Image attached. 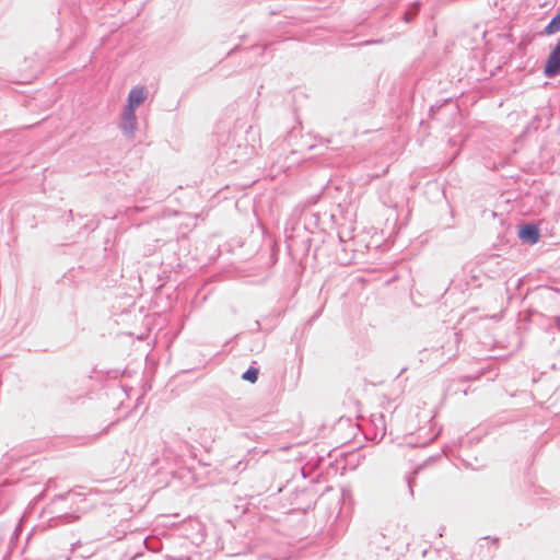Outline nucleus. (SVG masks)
Instances as JSON below:
<instances>
[{
  "instance_id": "nucleus-7",
  "label": "nucleus",
  "mask_w": 560,
  "mask_h": 560,
  "mask_svg": "<svg viewBox=\"0 0 560 560\" xmlns=\"http://www.w3.org/2000/svg\"><path fill=\"white\" fill-rule=\"evenodd\" d=\"M79 498H80V493L73 492V491H68L65 494L56 495L51 502V505L57 506L59 503L65 502V501L73 503V502H77V500Z\"/></svg>"
},
{
  "instance_id": "nucleus-3",
  "label": "nucleus",
  "mask_w": 560,
  "mask_h": 560,
  "mask_svg": "<svg viewBox=\"0 0 560 560\" xmlns=\"http://www.w3.org/2000/svg\"><path fill=\"white\" fill-rule=\"evenodd\" d=\"M544 73L548 78L560 74V38L548 56Z\"/></svg>"
},
{
  "instance_id": "nucleus-2",
  "label": "nucleus",
  "mask_w": 560,
  "mask_h": 560,
  "mask_svg": "<svg viewBox=\"0 0 560 560\" xmlns=\"http://www.w3.org/2000/svg\"><path fill=\"white\" fill-rule=\"evenodd\" d=\"M119 128L126 137H129V138L133 137L135 131L137 129V116H136L135 108L125 106L122 114H121Z\"/></svg>"
},
{
  "instance_id": "nucleus-6",
  "label": "nucleus",
  "mask_w": 560,
  "mask_h": 560,
  "mask_svg": "<svg viewBox=\"0 0 560 560\" xmlns=\"http://www.w3.org/2000/svg\"><path fill=\"white\" fill-rule=\"evenodd\" d=\"M147 97H148V91L144 86H142V85L133 86L128 94L126 107L136 109V106H139L140 104H142L147 100Z\"/></svg>"
},
{
  "instance_id": "nucleus-8",
  "label": "nucleus",
  "mask_w": 560,
  "mask_h": 560,
  "mask_svg": "<svg viewBox=\"0 0 560 560\" xmlns=\"http://www.w3.org/2000/svg\"><path fill=\"white\" fill-rule=\"evenodd\" d=\"M560 31V11L550 20L545 27V34L551 35Z\"/></svg>"
},
{
  "instance_id": "nucleus-12",
  "label": "nucleus",
  "mask_w": 560,
  "mask_h": 560,
  "mask_svg": "<svg viewBox=\"0 0 560 560\" xmlns=\"http://www.w3.org/2000/svg\"><path fill=\"white\" fill-rule=\"evenodd\" d=\"M415 16L410 15V10H406V12L404 13V21L406 23H410L412 20H413Z\"/></svg>"
},
{
  "instance_id": "nucleus-4",
  "label": "nucleus",
  "mask_w": 560,
  "mask_h": 560,
  "mask_svg": "<svg viewBox=\"0 0 560 560\" xmlns=\"http://www.w3.org/2000/svg\"><path fill=\"white\" fill-rule=\"evenodd\" d=\"M518 237L523 243L534 245L540 238V232L537 225L527 223L518 229Z\"/></svg>"
},
{
  "instance_id": "nucleus-13",
  "label": "nucleus",
  "mask_w": 560,
  "mask_h": 560,
  "mask_svg": "<svg viewBox=\"0 0 560 560\" xmlns=\"http://www.w3.org/2000/svg\"><path fill=\"white\" fill-rule=\"evenodd\" d=\"M380 43H382V40H381V39H377V40H366V42L364 43V45L380 44Z\"/></svg>"
},
{
  "instance_id": "nucleus-9",
  "label": "nucleus",
  "mask_w": 560,
  "mask_h": 560,
  "mask_svg": "<svg viewBox=\"0 0 560 560\" xmlns=\"http://www.w3.org/2000/svg\"><path fill=\"white\" fill-rule=\"evenodd\" d=\"M258 374H259V370L257 368H254V366H249V369H247L243 375H242V378L244 381H247L249 383H255L258 378Z\"/></svg>"
},
{
  "instance_id": "nucleus-11",
  "label": "nucleus",
  "mask_w": 560,
  "mask_h": 560,
  "mask_svg": "<svg viewBox=\"0 0 560 560\" xmlns=\"http://www.w3.org/2000/svg\"><path fill=\"white\" fill-rule=\"evenodd\" d=\"M421 3L419 1H415L411 3L408 10H410V15L416 16L420 11Z\"/></svg>"
},
{
  "instance_id": "nucleus-1",
  "label": "nucleus",
  "mask_w": 560,
  "mask_h": 560,
  "mask_svg": "<svg viewBox=\"0 0 560 560\" xmlns=\"http://www.w3.org/2000/svg\"><path fill=\"white\" fill-rule=\"evenodd\" d=\"M460 343V334L455 330H446L444 334V341L441 345L440 349H434L432 354H434L438 359L436 363L444 364L445 362L452 360L458 354Z\"/></svg>"
},
{
  "instance_id": "nucleus-14",
  "label": "nucleus",
  "mask_w": 560,
  "mask_h": 560,
  "mask_svg": "<svg viewBox=\"0 0 560 560\" xmlns=\"http://www.w3.org/2000/svg\"><path fill=\"white\" fill-rule=\"evenodd\" d=\"M553 319H555L557 327L560 329V316H556Z\"/></svg>"
},
{
  "instance_id": "nucleus-10",
  "label": "nucleus",
  "mask_w": 560,
  "mask_h": 560,
  "mask_svg": "<svg viewBox=\"0 0 560 560\" xmlns=\"http://www.w3.org/2000/svg\"><path fill=\"white\" fill-rule=\"evenodd\" d=\"M407 487H408V491H409V495L410 498H413V485H415V476H407Z\"/></svg>"
},
{
  "instance_id": "nucleus-5",
  "label": "nucleus",
  "mask_w": 560,
  "mask_h": 560,
  "mask_svg": "<svg viewBox=\"0 0 560 560\" xmlns=\"http://www.w3.org/2000/svg\"><path fill=\"white\" fill-rule=\"evenodd\" d=\"M370 424L372 428V439L380 442L386 434V421L383 413H373L371 416Z\"/></svg>"
}]
</instances>
